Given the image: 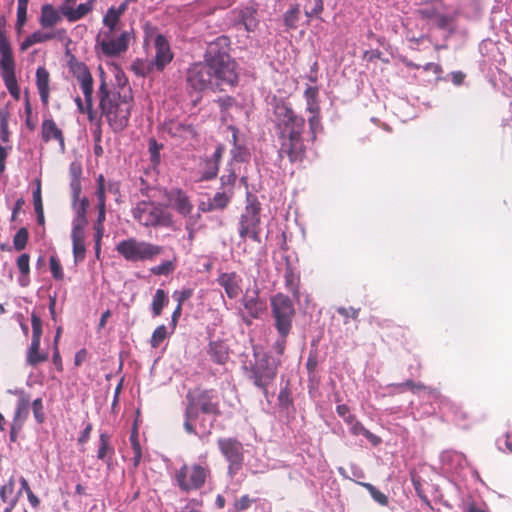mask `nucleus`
<instances>
[{
  "label": "nucleus",
  "instance_id": "nucleus-1",
  "mask_svg": "<svg viewBox=\"0 0 512 512\" xmlns=\"http://www.w3.org/2000/svg\"><path fill=\"white\" fill-rule=\"evenodd\" d=\"M236 62L225 52L213 51V47L204 56V61L192 64L186 71V83L195 92L206 90L224 91L226 86L234 87L238 83Z\"/></svg>",
  "mask_w": 512,
  "mask_h": 512
},
{
  "label": "nucleus",
  "instance_id": "nucleus-2",
  "mask_svg": "<svg viewBox=\"0 0 512 512\" xmlns=\"http://www.w3.org/2000/svg\"><path fill=\"white\" fill-rule=\"evenodd\" d=\"M272 107L271 121L279 158H288L291 163L302 162L307 151L303 137L306 124L304 117L282 99L274 98Z\"/></svg>",
  "mask_w": 512,
  "mask_h": 512
},
{
  "label": "nucleus",
  "instance_id": "nucleus-3",
  "mask_svg": "<svg viewBox=\"0 0 512 512\" xmlns=\"http://www.w3.org/2000/svg\"><path fill=\"white\" fill-rule=\"evenodd\" d=\"M99 107L101 116L105 118L113 132L123 131L129 123L133 97L128 88H109L102 79L99 89Z\"/></svg>",
  "mask_w": 512,
  "mask_h": 512
},
{
  "label": "nucleus",
  "instance_id": "nucleus-4",
  "mask_svg": "<svg viewBox=\"0 0 512 512\" xmlns=\"http://www.w3.org/2000/svg\"><path fill=\"white\" fill-rule=\"evenodd\" d=\"M187 405L185 408L184 429L189 434H196L193 422L198 419L200 413L221 416L220 400L214 389L196 387L186 394Z\"/></svg>",
  "mask_w": 512,
  "mask_h": 512
},
{
  "label": "nucleus",
  "instance_id": "nucleus-5",
  "mask_svg": "<svg viewBox=\"0 0 512 512\" xmlns=\"http://www.w3.org/2000/svg\"><path fill=\"white\" fill-rule=\"evenodd\" d=\"M116 251L129 262L153 261L161 255L164 248L136 238H128L116 245Z\"/></svg>",
  "mask_w": 512,
  "mask_h": 512
},
{
  "label": "nucleus",
  "instance_id": "nucleus-6",
  "mask_svg": "<svg viewBox=\"0 0 512 512\" xmlns=\"http://www.w3.org/2000/svg\"><path fill=\"white\" fill-rule=\"evenodd\" d=\"M209 476L210 469L207 465L185 463L175 471L173 481L180 491L189 493L201 489Z\"/></svg>",
  "mask_w": 512,
  "mask_h": 512
},
{
  "label": "nucleus",
  "instance_id": "nucleus-7",
  "mask_svg": "<svg viewBox=\"0 0 512 512\" xmlns=\"http://www.w3.org/2000/svg\"><path fill=\"white\" fill-rule=\"evenodd\" d=\"M270 305L277 332L279 335L288 336L295 316L292 300L283 293H277L271 298Z\"/></svg>",
  "mask_w": 512,
  "mask_h": 512
},
{
  "label": "nucleus",
  "instance_id": "nucleus-8",
  "mask_svg": "<svg viewBox=\"0 0 512 512\" xmlns=\"http://www.w3.org/2000/svg\"><path fill=\"white\" fill-rule=\"evenodd\" d=\"M246 199L245 211L240 218L239 235L244 240L246 237H250L254 241L260 242L261 204L251 193H247Z\"/></svg>",
  "mask_w": 512,
  "mask_h": 512
},
{
  "label": "nucleus",
  "instance_id": "nucleus-9",
  "mask_svg": "<svg viewBox=\"0 0 512 512\" xmlns=\"http://www.w3.org/2000/svg\"><path fill=\"white\" fill-rule=\"evenodd\" d=\"M89 201L83 198L76 211V217L72 222L71 239L73 244V256L75 263L82 262L86 256L85 227L88 223L86 218Z\"/></svg>",
  "mask_w": 512,
  "mask_h": 512
},
{
  "label": "nucleus",
  "instance_id": "nucleus-10",
  "mask_svg": "<svg viewBox=\"0 0 512 512\" xmlns=\"http://www.w3.org/2000/svg\"><path fill=\"white\" fill-rule=\"evenodd\" d=\"M217 445L229 463L227 473L233 478L243 468L244 464V449L240 441L235 438H219Z\"/></svg>",
  "mask_w": 512,
  "mask_h": 512
},
{
  "label": "nucleus",
  "instance_id": "nucleus-11",
  "mask_svg": "<svg viewBox=\"0 0 512 512\" xmlns=\"http://www.w3.org/2000/svg\"><path fill=\"white\" fill-rule=\"evenodd\" d=\"M129 42L128 31H123L116 37L115 33H99L96 37V48H100L107 57H117L127 51Z\"/></svg>",
  "mask_w": 512,
  "mask_h": 512
},
{
  "label": "nucleus",
  "instance_id": "nucleus-12",
  "mask_svg": "<svg viewBox=\"0 0 512 512\" xmlns=\"http://www.w3.org/2000/svg\"><path fill=\"white\" fill-rule=\"evenodd\" d=\"M276 375L277 367L270 363L267 356H263L251 367L249 378L253 381L255 386L262 389L264 394H266L268 385L273 382Z\"/></svg>",
  "mask_w": 512,
  "mask_h": 512
},
{
  "label": "nucleus",
  "instance_id": "nucleus-13",
  "mask_svg": "<svg viewBox=\"0 0 512 512\" xmlns=\"http://www.w3.org/2000/svg\"><path fill=\"white\" fill-rule=\"evenodd\" d=\"M133 217L145 227H154L163 223L164 210L154 202L141 201L132 211Z\"/></svg>",
  "mask_w": 512,
  "mask_h": 512
},
{
  "label": "nucleus",
  "instance_id": "nucleus-14",
  "mask_svg": "<svg viewBox=\"0 0 512 512\" xmlns=\"http://www.w3.org/2000/svg\"><path fill=\"white\" fill-rule=\"evenodd\" d=\"M154 48L155 55L152 62L156 67V71L162 72L165 67L171 63L174 58V54L171 51L168 40L162 34L156 35L154 39Z\"/></svg>",
  "mask_w": 512,
  "mask_h": 512
},
{
  "label": "nucleus",
  "instance_id": "nucleus-15",
  "mask_svg": "<svg viewBox=\"0 0 512 512\" xmlns=\"http://www.w3.org/2000/svg\"><path fill=\"white\" fill-rule=\"evenodd\" d=\"M417 14L423 19L434 20L436 25L444 29L449 23V18L444 14V5L440 0H435L423 4L417 10Z\"/></svg>",
  "mask_w": 512,
  "mask_h": 512
},
{
  "label": "nucleus",
  "instance_id": "nucleus-16",
  "mask_svg": "<svg viewBox=\"0 0 512 512\" xmlns=\"http://www.w3.org/2000/svg\"><path fill=\"white\" fill-rule=\"evenodd\" d=\"M41 138L45 143L55 141L58 143L60 151L65 152V138L63 131L58 127L52 118H46L41 124Z\"/></svg>",
  "mask_w": 512,
  "mask_h": 512
},
{
  "label": "nucleus",
  "instance_id": "nucleus-17",
  "mask_svg": "<svg viewBox=\"0 0 512 512\" xmlns=\"http://www.w3.org/2000/svg\"><path fill=\"white\" fill-rule=\"evenodd\" d=\"M216 281L224 289L229 299L237 298L242 292V279L234 271L220 273Z\"/></svg>",
  "mask_w": 512,
  "mask_h": 512
},
{
  "label": "nucleus",
  "instance_id": "nucleus-18",
  "mask_svg": "<svg viewBox=\"0 0 512 512\" xmlns=\"http://www.w3.org/2000/svg\"><path fill=\"white\" fill-rule=\"evenodd\" d=\"M64 34V29H58L56 31L36 30L24 39L20 44V50L26 51L35 44L44 43L53 39H61Z\"/></svg>",
  "mask_w": 512,
  "mask_h": 512
},
{
  "label": "nucleus",
  "instance_id": "nucleus-19",
  "mask_svg": "<svg viewBox=\"0 0 512 512\" xmlns=\"http://www.w3.org/2000/svg\"><path fill=\"white\" fill-rule=\"evenodd\" d=\"M62 17L64 16L61 13V7L57 9L47 3L41 6L38 22L42 29H52L62 21Z\"/></svg>",
  "mask_w": 512,
  "mask_h": 512
},
{
  "label": "nucleus",
  "instance_id": "nucleus-20",
  "mask_svg": "<svg viewBox=\"0 0 512 512\" xmlns=\"http://www.w3.org/2000/svg\"><path fill=\"white\" fill-rule=\"evenodd\" d=\"M165 130L172 137L189 139L196 136L195 128L192 124L182 122L177 119H171L164 124Z\"/></svg>",
  "mask_w": 512,
  "mask_h": 512
},
{
  "label": "nucleus",
  "instance_id": "nucleus-21",
  "mask_svg": "<svg viewBox=\"0 0 512 512\" xmlns=\"http://www.w3.org/2000/svg\"><path fill=\"white\" fill-rule=\"evenodd\" d=\"M95 3L96 0H88L85 3L79 4L76 8L62 5L61 13L69 22H76L89 14L94 9Z\"/></svg>",
  "mask_w": 512,
  "mask_h": 512
},
{
  "label": "nucleus",
  "instance_id": "nucleus-22",
  "mask_svg": "<svg viewBox=\"0 0 512 512\" xmlns=\"http://www.w3.org/2000/svg\"><path fill=\"white\" fill-rule=\"evenodd\" d=\"M223 152L224 148L222 146H218L214 151L213 155L204 161V166L200 177L201 181H208L214 179L217 176L219 170V163Z\"/></svg>",
  "mask_w": 512,
  "mask_h": 512
},
{
  "label": "nucleus",
  "instance_id": "nucleus-23",
  "mask_svg": "<svg viewBox=\"0 0 512 512\" xmlns=\"http://www.w3.org/2000/svg\"><path fill=\"white\" fill-rule=\"evenodd\" d=\"M242 303L252 318H258L266 310V303L259 297L258 291H254L252 294L246 293Z\"/></svg>",
  "mask_w": 512,
  "mask_h": 512
},
{
  "label": "nucleus",
  "instance_id": "nucleus-24",
  "mask_svg": "<svg viewBox=\"0 0 512 512\" xmlns=\"http://www.w3.org/2000/svg\"><path fill=\"white\" fill-rule=\"evenodd\" d=\"M173 208L181 215L188 216L193 210L189 197L180 189L173 190L169 197Z\"/></svg>",
  "mask_w": 512,
  "mask_h": 512
},
{
  "label": "nucleus",
  "instance_id": "nucleus-25",
  "mask_svg": "<svg viewBox=\"0 0 512 512\" xmlns=\"http://www.w3.org/2000/svg\"><path fill=\"white\" fill-rule=\"evenodd\" d=\"M50 74L48 70L41 66L36 70V86L38 89V93L43 105L47 106L49 103L50 96Z\"/></svg>",
  "mask_w": 512,
  "mask_h": 512
},
{
  "label": "nucleus",
  "instance_id": "nucleus-26",
  "mask_svg": "<svg viewBox=\"0 0 512 512\" xmlns=\"http://www.w3.org/2000/svg\"><path fill=\"white\" fill-rule=\"evenodd\" d=\"M115 450L111 445V437L107 432H101L99 435V446L97 450V458L104 461L108 467L112 465V459Z\"/></svg>",
  "mask_w": 512,
  "mask_h": 512
},
{
  "label": "nucleus",
  "instance_id": "nucleus-27",
  "mask_svg": "<svg viewBox=\"0 0 512 512\" xmlns=\"http://www.w3.org/2000/svg\"><path fill=\"white\" fill-rule=\"evenodd\" d=\"M346 424L350 426V432L353 435H363L374 446L381 443V438L366 429L356 416H349Z\"/></svg>",
  "mask_w": 512,
  "mask_h": 512
},
{
  "label": "nucleus",
  "instance_id": "nucleus-28",
  "mask_svg": "<svg viewBox=\"0 0 512 512\" xmlns=\"http://www.w3.org/2000/svg\"><path fill=\"white\" fill-rule=\"evenodd\" d=\"M208 354L213 362L223 365L229 359V350L227 345L222 341L210 342Z\"/></svg>",
  "mask_w": 512,
  "mask_h": 512
},
{
  "label": "nucleus",
  "instance_id": "nucleus-29",
  "mask_svg": "<svg viewBox=\"0 0 512 512\" xmlns=\"http://www.w3.org/2000/svg\"><path fill=\"white\" fill-rule=\"evenodd\" d=\"M16 394L18 395V401L13 421L24 424L29 415L30 396L24 391L16 392Z\"/></svg>",
  "mask_w": 512,
  "mask_h": 512
},
{
  "label": "nucleus",
  "instance_id": "nucleus-30",
  "mask_svg": "<svg viewBox=\"0 0 512 512\" xmlns=\"http://www.w3.org/2000/svg\"><path fill=\"white\" fill-rule=\"evenodd\" d=\"M41 342L31 341V344L26 352V361L27 364L36 367L40 363L46 362L48 360L49 354L46 351H40Z\"/></svg>",
  "mask_w": 512,
  "mask_h": 512
},
{
  "label": "nucleus",
  "instance_id": "nucleus-31",
  "mask_svg": "<svg viewBox=\"0 0 512 512\" xmlns=\"http://www.w3.org/2000/svg\"><path fill=\"white\" fill-rule=\"evenodd\" d=\"M391 388L394 389L396 393H403L406 389L410 390L412 393H416L421 390H428L431 395H438L439 391L434 388H429L423 383L414 382L413 380H406L402 383H394L390 385Z\"/></svg>",
  "mask_w": 512,
  "mask_h": 512
},
{
  "label": "nucleus",
  "instance_id": "nucleus-32",
  "mask_svg": "<svg viewBox=\"0 0 512 512\" xmlns=\"http://www.w3.org/2000/svg\"><path fill=\"white\" fill-rule=\"evenodd\" d=\"M284 281L287 291L291 293L296 300H298L300 279L289 264L285 268Z\"/></svg>",
  "mask_w": 512,
  "mask_h": 512
},
{
  "label": "nucleus",
  "instance_id": "nucleus-33",
  "mask_svg": "<svg viewBox=\"0 0 512 512\" xmlns=\"http://www.w3.org/2000/svg\"><path fill=\"white\" fill-rule=\"evenodd\" d=\"M68 67L78 82L92 77L88 67L83 62L78 61L75 56H71L68 60Z\"/></svg>",
  "mask_w": 512,
  "mask_h": 512
},
{
  "label": "nucleus",
  "instance_id": "nucleus-34",
  "mask_svg": "<svg viewBox=\"0 0 512 512\" xmlns=\"http://www.w3.org/2000/svg\"><path fill=\"white\" fill-rule=\"evenodd\" d=\"M256 9L253 7H245L240 10V22L244 25L246 31L253 32L258 26V20L256 18Z\"/></svg>",
  "mask_w": 512,
  "mask_h": 512
},
{
  "label": "nucleus",
  "instance_id": "nucleus-35",
  "mask_svg": "<svg viewBox=\"0 0 512 512\" xmlns=\"http://www.w3.org/2000/svg\"><path fill=\"white\" fill-rule=\"evenodd\" d=\"M80 88L85 98L86 109L89 119L93 120V77L79 81Z\"/></svg>",
  "mask_w": 512,
  "mask_h": 512
},
{
  "label": "nucleus",
  "instance_id": "nucleus-36",
  "mask_svg": "<svg viewBox=\"0 0 512 512\" xmlns=\"http://www.w3.org/2000/svg\"><path fill=\"white\" fill-rule=\"evenodd\" d=\"M168 302L169 299L166 292L163 289H157L151 303L153 317H159Z\"/></svg>",
  "mask_w": 512,
  "mask_h": 512
},
{
  "label": "nucleus",
  "instance_id": "nucleus-37",
  "mask_svg": "<svg viewBox=\"0 0 512 512\" xmlns=\"http://www.w3.org/2000/svg\"><path fill=\"white\" fill-rule=\"evenodd\" d=\"M130 444L133 450L134 456L132 458L134 468H137L142 460V448L139 442L138 428L136 425L133 427L130 437Z\"/></svg>",
  "mask_w": 512,
  "mask_h": 512
},
{
  "label": "nucleus",
  "instance_id": "nucleus-38",
  "mask_svg": "<svg viewBox=\"0 0 512 512\" xmlns=\"http://www.w3.org/2000/svg\"><path fill=\"white\" fill-rule=\"evenodd\" d=\"M131 70L138 76L145 77L156 70L152 60L136 59L132 65Z\"/></svg>",
  "mask_w": 512,
  "mask_h": 512
},
{
  "label": "nucleus",
  "instance_id": "nucleus-39",
  "mask_svg": "<svg viewBox=\"0 0 512 512\" xmlns=\"http://www.w3.org/2000/svg\"><path fill=\"white\" fill-rule=\"evenodd\" d=\"M304 96L307 103V112H320L318 103V88L314 86H308L305 89Z\"/></svg>",
  "mask_w": 512,
  "mask_h": 512
},
{
  "label": "nucleus",
  "instance_id": "nucleus-40",
  "mask_svg": "<svg viewBox=\"0 0 512 512\" xmlns=\"http://www.w3.org/2000/svg\"><path fill=\"white\" fill-rule=\"evenodd\" d=\"M120 22V16L114 12V7H110L103 17V24L107 27V31L101 33H115L117 31V25Z\"/></svg>",
  "mask_w": 512,
  "mask_h": 512
},
{
  "label": "nucleus",
  "instance_id": "nucleus-41",
  "mask_svg": "<svg viewBox=\"0 0 512 512\" xmlns=\"http://www.w3.org/2000/svg\"><path fill=\"white\" fill-rule=\"evenodd\" d=\"M358 484L364 487L369 492L373 500L376 501L378 504L382 506L388 505V497L380 490H378L374 485L367 482H358Z\"/></svg>",
  "mask_w": 512,
  "mask_h": 512
},
{
  "label": "nucleus",
  "instance_id": "nucleus-42",
  "mask_svg": "<svg viewBox=\"0 0 512 512\" xmlns=\"http://www.w3.org/2000/svg\"><path fill=\"white\" fill-rule=\"evenodd\" d=\"M29 0H18L16 30L21 33L23 26L27 21V8Z\"/></svg>",
  "mask_w": 512,
  "mask_h": 512
},
{
  "label": "nucleus",
  "instance_id": "nucleus-43",
  "mask_svg": "<svg viewBox=\"0 0 512 512\" xmlns=\"http://www.w3.org/2000/svg\"><path fill=\"white\" fill-rule=\"evenodd\" d=\"M30 257L28 254L23 253L17 258V267L19 271L22 273L23 277L20 278V284L22 286L27 285L26 278L30 272V265H29Z\"/></svg>",
  "mask_w": 512,
  "mask_h": 512
},
{
  "label": "nucleus",
  "instance_id": "nucleus-44",
  "mask_svg": "<svg viewBox=\"0 0 512 512\" xmlns=\"http://www.w3.org/2000/svg\"><path fill=\"white\" fill-rule=\"evenodd\" d=\"M232 198V191L230 192H217L211 199L216 210L225 209L230 203Z\"/></svg>",
  "mask_w": 512,
  "mask_h": 512
},
{
  "label": "nucleus",
  "instance_id": "nucleus-45",
  "mask_svg": "<svg viewBox=\"0 0 512 512\" xmlns=\"http://www.w3.org/2000/svg\"><path fill=\"white\" fill-rule=\"evenodd\" d=\"M32 339L31 341L41 342L43 334L42 320L36 313L31 314Z\"/></svg>",
  "mask_w": 512,
  "mask_h": 512
},
{
  "label": "nucleus",
  "instance_id": "nucleus-46",
  "mask_svg": "<svg viewBox=\"0 0 512 512\" xmlns=\"http://www.w3.org/2000/svg\"><path fill=\"white\" fill-rule=\"evenodd\" d=\"M29 232L25 227L20 228L13 238V245L17 251L23 250L28 242Z\"/></svg>",
  "mask_w": 512,
  "mask_h": 512
},
{
  "label": "nucleus",
  "instance_id": "nucleus-47",
  "mask_svg": "<svg viewBox=\"0 0 512 512\" xmlns=\"http://www.w3.org/2000/svg\"><path fill=\"white\" fill-rule=\"evenodd\" d=\"M15 488V479L11 476L7 483L0 488V498L2 502H10L15 496H13Z\"/></svg>",
  "mask_w": 512,
  "mask_h": 512
},
{
  "label": "nucleus",
  "instance_id": "nucleus-48",
  "mask_svg": "<svg viewBox=\"0 0 512 512\" xmlns=\"http://www.w3.org/2000/svg\"><path fill=\"white\" fill-rule=\"evenodd\" d=\"M168 336L167 328L165 325H159L152 333L150 339V345L153 348H158L160 344L166 339Z\"/></svg>",
  "mask_w": 512,
  "mask_h": 512
},
{
  "label": "nucleus",
  "instance_id": "nucleus-49",
  "mask_svg": "<svg viewBox=\"0 0 512 512\" xmlns=\"http://www.w3.org/2000/svg\"><path fill=\"white\" fill-rule=\"evenodd\" d=\"M309 113L311 114V116L308 119V124H309L312 141H314L316 139L317 133L320 132L323 129V127L321 124L320 112L319 113L309 112Z\"/></svg>",
  "mask_w": 512,
  "mask_h": 512
},
{
  "label": "nucleus",
  "instance_id": "nucleus-50",
  "mask_svg": "<svg viewBox=\"0 0 512 512\" xmlns=\"http://www.w3.org/2000/svg\"><path fill=\"white\" fill-rule=\"evenodd\" d=\"M175 270V264L173 261H164L161 264L154 266L150 269V272L154 275L167 276Z\"/></svg>",
  "mask_w": 512,
  "mask_h": 512
},
{
  "label": "nucleus",
  "instance_id": "nucleus-51",
  "mask_svg": "<svg viewBox=\"0 0 512 512\" xmlns=\"http://www.w3.org/2000/svg\"><path fill=\"white\" fill-rule=\"evenodd\" d=\"M163 148L162 144H159L155 139L149 140V153H150V160L153 163V165H158L160 163L161 157H160V150Z\"/></svg>",
  "mask_w": 512,
  "mask_h": 512
},
{
  "label": "nucleus",
  "instance_id": "nucleus-52",
  "mask_svg": "<svg viewBox=\"0 0 512 512\" xmlns=\"http://www.w3.org/2000/svg\"><path fill=\"white\" fill-rule=\"evenodd\" d=\"M255 500L250 498L248 494L242 495L233 503L234 512H241L249 509Z\"/></svg>",
  "mask_w": 512,
  "mask_h": 512
},
{
  "label": "nucleus",
  "instance_id": "nucleus-53",
  "mask_svg": "<svg viewBox=\"0 0 512 512\" xmlns=\"http://www.w3.org/2000/svg\"><path fill=\"white\" fill-rule=\"evenodd\" d=\"M96 196L98 199V205L97 207L106 206L105 202V179L102 174H100L97 178V190H96Z\"/></svg>",
  "mask_w": 512,
  "mask_h": 512
},
{
  "label": "nucleus",
  "instance_id": "nucleus-54",
  "mask_svg": "<svg viewBox=\"0 0 512 512\" xmlns=\"http://www.w3.org/2000/svg\"><path fill=\"white\" fill-rule=\"evenodd\" d=\"M49 263H50V271L52 273V276L56 280H62L64 278V273H63L62 266H61L60 262L58 261V259L55 256H51Z\"/></svg>",
  "mask_w": 512,
  "mask_h": 512
},
{
  "label": "nucleus",
  "instance_id": "nucleus-55",
  "mask_svg": "<svg viewBox=\"0 0 512 512\" xmlns=\"http://www.w3.org/2000/svg\"><path fill=\"white\" fill-rule=\"evenodd\" d=\"M298 20V8H293L285 12L284 23L288 28H295Z\"/></svg>",
  "mask_w": 512,
  "mask_h": 512
},
{
  "label": "nucleus",
  "instance_id": "nucleus-56",
  "mask_svg": "<svg viewBox=\"0 0 512 512\" xmlns=\"http://www.w3.org/2000/svg\"><path fill=\"white\" fill-rule=\"evenodd\" d=\"M450 409L454 416V421L457 424H460L461 422L467 421L469 419V415L467 412H465L461 407L455 406L454 404H450Z\"/></svg>",
  "mask_w": 512,
  "mask_h": 512
},
{
  "label": "nucleus",
  "instance_id": "nucleus-57",
  "mask_svg": "<svg viewBox=\"0 0 512 512\" xmlns=\"http://www.w3.org/2000/svg\"><path fill=\"white\" fill-rule=\"evenodd\" d=\"M193 295V289L191 288H185V289H182L181 291H175L173 296L175 297L176 301H177V305L178 306H182L183 303L188 300L189 298H191Z\"/></svg>",
  "mask_w": 512,
  "mask_h": 512
},
{
  "label": "nucleus",
  "instance_id": "nucleus-58",
  "mask_svg": "<svg viewBox=\"0 0 512 512\" xmlns=\"http://www.w3.org/2000/svg\"><path fill=\"white\" fill-rule=\"evenodd\" d=\"M32 410L37 422L42 423L44 420L43 403L41 398H37L32 402Z\"/></svg>",
  "mask_w": 512,
  "mask_h": 512
},
{
  "label": "nucleus",
  "instance_id": "nucleus-59",
  "mask_svg": "<svg viewBox=\"0 0 512 512\" xmlns=\"http://www.w3.org/2000/svg\"><path fill=\"white\" fill-rule=\"evenodd\" d=\"M32 196H33L34 209H35V211L38 210L40 212V210H43L40 180H37V187L33 191Z\"/></svg>",
  "mask_w": 512,
  "mask_h": 512
},
{
  "label": "nucleus",
  "instance_id": "nucleus-60",
  "mask_svg": "<svg viewBox=\"0 0 512 512\" xmlns=\"http://www.w3.org/2000/svg\"><path fill=\"white\" fill-rule=\"evenodd\" d=\"M359 312H360V309L359 308H354V307H349V308L338 307L337 308V313L338 314H340L341 316H343L345 318H349L350 317L353 320H356L358 318Z\"/></svg>",
  "mask_w": 512,
  "mask_h": 512
},
{
  "label": "nucleus",
  "instance_id": "nucleus-61",
  "mask_svg": "<svg viewBox=\"0 0 512 512\" xmlns=\"http://www.w3.org/2000/svg\"><path fill=\"white\" fill-rule=\"evenodd\" d=\"M317 365H318L317 353L311 352L309 354V356L307 358V362H306V369H307L308 373L309 374L314 373L317 368Z\"/></svg>",
  "mask_w": 512,
  "mask_h": 512
},
{
  "label": "nucleus",
  "instance_id": "nucleus-62",
  "mask_svg": "<svg viewBox=\"0 0 512 512\" xmlns=\"http://www.w3.org/2000/svg\"><path fill=\"white\" fill-rule=\"evenodd\" d=\"M336 412L337 414L343 418V420L345 421V423L348 422V417L349 416H355L354 414H351L350 413V408L346 405V404H339L337 407H336Z\"/></svg>",
  "mask_w": 512,
  "mask_h": 512
},
{
  "label": "nucleus",
  "instance_id": "nucleus-63",
  "mask_svg": "<svg viewBox=\"0 0 512 512\" xmlns=\"http://www.w3.org/2000/svg\"><path fill=\"white\" fill-rule=\"evenodd\" d=\"M92 429V424L88 422L78 438L79 444H85L86 442H88Z\"/></svg>",
  "mask_w": 512,
  "mask_h": 512
},
{
  "label": "nucleus",
  "instance_id": "nucleus-64",
  "mask_svg": "<svg viewBox=\"0 0 512 512\" xmlns=\"http://www.w3.org/2000/svg\"><path fill=\"white\" fill-rule=\"evenodd\" d=\"M182 512H201V503L195 499H192L183 508Z\"/></svg>",
  "mask_w": 512,
  "mask_h": 512
}]
</instances>
